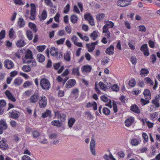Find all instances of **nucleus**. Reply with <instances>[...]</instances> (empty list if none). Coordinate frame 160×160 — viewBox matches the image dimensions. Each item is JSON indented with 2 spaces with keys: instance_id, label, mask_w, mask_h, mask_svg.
Returning <instances> with one entry per match:
<instances>
[{
  "instance_id": "32",
  "label": "nucleus",
  "mask_w": 160,
  "mask_h": 160,
  "mask_svg": "<svg viewBox=\"0 0 160 160\" xmlns=\"http://www.w3.org/2000/svg\"><path fill=\"white\" fill-rule=\"evenodd\" d=\"M0 126L4 129H6L7 128V126L6 123V121L4 120H1L0 121Z\"/></svg>"
},
{
  "instance_id": "26",
  "label": "nucleus",
  "mask_w": 160,
  "mask_h": 160,
  "mask_svg": "<svg viewBox=\"0 0 160 160\" xmlns=\"http://www.w3.org/2000/svg\"><path fill=\"white\" fill-rule=\"evenodd\" d=\"M26 35L28 39L31 40L32 39L33 36L32 32L30 30H28L26 31Z\"/></svg>"
},
{
  "instance_id": "18",
  "label": "nucleus",
  "mask_w": 160,
  "mask_h": 160,
  "mask_svg": "<svg viewBox=\"0 0 160 160\" xmlns=\"http://www.w3.org/2000/svg\"><path fill=\"white\" fill-rule=\"evenodd\" d=\"M82 69L83 72H91L92 68L90 66L88 65H86L83 66Z\"/></svg>"
},
{
  "instance_id": "50",
  "label": "nucleus",
  "mask_w": 160,
  "mask_h": 160,
  "mask_svg": "<svg viewBox=\"0 0 160 160\" xmlns=\"http://www.w3.org/2000/svg\"><path fill=\"white\" fill-rule=\"evenodd\" d=\"M70 8V5L67 4L65 6L63 12L65 13H67L69 11Z\"/></svg>"
},
{
  "instance_id": "25",
  "label": "nucleus",
  "mask_w": 160,
  "mask_h": 160,
  "mask_svg": "<svg viewBox=\"0 0 160 160\" xmlns=\"http://www.w3.org/2000/svg\"><path fill=\"white\" fill-rule=\"evenodd\" d=\"M18 24L20 27H23L25 25V22L24 19L22 18H20L19 19Z\"/></svg>"
},
{
  "instance_id": "51",
  "label": "nucleus",
  "mask_w": 160,
  "mask_h": 160,
  "mask_svg": "<svg viewBox=\"0 0 160 160\" xmlns=\"http://www.w3.org/2000/svg\"><path fill=\"white\" fill-rule=\"evenodd\" d=\"M100 98L101 100L103 102H106L109 101V99H108V98L105 95L101 96Z\"/></svg>"
},
{
  "instance_id": "35",
  "label": "nucleus",
  "mask_w": 160,
  "mask_h": 160,
  "mask_svg": "<svg viewBox=\"0 0 160 160\" xmlns=\"http://www.w3.org/2000/svg\"><path fill=\"white\" fill-rule=\"evenodd\" d=\"M70 19L71 22L72 23H75L77 21L78 17L75 15H72Z\"/></svg>"
},
{
  "instance_id": "28",
  "label": "nucleus",
  "mask_w": 160,
  "mask_h": 160,
  "mask_svg": "<svg viewBox=\"0 0 160 160\" xmlns=\"http://www.w3.org/2000/svg\"><path fill=\"white\" fill-rule=\"evenodd\" d=\"M66 115L63 113H61L58 115V118L61 120V122H64L66 120Z\"/></svg>"
},
{
  "instance_id": "38",
  "label": "nucleus",
  "mask_w": 160,
  "mask_h": 160,
  "mask_svg": "<svg viewBox=\"0 0 160 160\" xmlns=\"http://www.w3.org/2000/svg\"><path fill=\"white\" fill-rule=\"evenodd\" d=\"M31 68L29 66L24 65L22 68V70L25 72H29L31 71Z\"/></svg>"
},
{
  "instance_id": "59",
  "label": "nucleus",
  "mask_w": 160,
  "mask_h": 160,
  "mask_svg": "<svg viewBox=\"0 0 160 160\" xmlns=\"http://www.w3.org/2000/svg\"><path fill=\"white\" fill-rule=\"evenodd\" d=\"M32 134L33 137L35 138L38 137L39 135V132L36 131H33L32 132Z\"/></svg>"
},
{
  "instance_id": "7",
  "label": "nucleus",
  "mask_w": 160,
  "mask_h": 160,
  "mask_svg": "<svg viewBox=\"0 0 160 160\" xmlns=\"http://www.w3.org/2000/svg\"><path fill=\"white\" fill-rule=\"evenodd\" d=\"M140 50L141 51L143 52L144 56H149V53L148 50V44H144L141 46L140 48Z\"/></svg>"
},
{
  "instance_id": "54",
  "label": "nucleus",
  "mask_w": 160,
  "mask_h": 160,
  "mask_svg": "<svg viewBox=\"0 0 160 160\" xmlns=\"http://www.w3.org/2000/svg\"><path fill=\"white\" fill-rule=\"evenodd\" d=\"M84 17L86 20L88 21L91 18H92V17L89 13L85 14L84 16Z\"/></svg>"
},
{
  "instance_id": "52",
  "label": "nucleus",
  "mask_w": 160,
  "mask_h": 160,
  "mask_svg": "<svg viewBox=\"0 0 160 160\" xmlns=\"http://www.w3.org/2000/svg\"><path fill=\"white\" fill-rule=\"evenodd\" d=\"M144 80L146 81L147 83L150 84L151 85H152L153 83V82L149 78H144Z\"/></svg>"
},
{
  "instance_id": "13",
  "label": "nucleus",
  "mask_w": 160,
  "mask_h": 160,
  "mask_svg": "<svg viewBox=\"0 0 160 160\" xmlns=\"http://www.w3.org/2000/svg\"><path fill=\"white\" fill-rule=\"evenodd\" d=\"M106 53L108 55H113L114 52V47L113 45H111L107 48L106 50Z\"/></svg>"
},
{
  "instance_id": "2",
  "label": "nucleus",
  "mask_w": 160,
  "mask_h": 160,
  "mask_svg": "<svg viewBox=\"0 0 160 160\" xmlns=\"http://www.w3.org/2000/svg\"><path fill=\"white\" fill-rule=\"evenodd\" d=\"M50 53L52 56L56 57L57 59H60L62 57L61 52H58V49L54 47L51 48Z\"/></svg>"
},
{
  "instance_id": "31",
  "label": "nucleus",
  "mask_w": 160,
  "mask_h": 160,
  "mask_svg": "<svg viewBox=\"0 0 160 160\" xmlns=\"http://www.w3.org/2000/svg\"><path fill=\"white\" fill-rule=\"evenodd\" d=\"M70 52H67L66 54H64V59L67 62H69L71 60Z\"/></svg>"
},
{
  "instance_id": "46",
  "label": "nucleus",
  "mask_w": 160,
  "mask_h": 160,
  "mask_svg": "<svg viewBox=\"0 0 160 160\" xmlns=\"http://www.w3.org/2000/svg\"><path fill=\"white\" fill-rule=\"evenodd\" d=\"M86 46L88 48V52H92L95 49L94 47H92V48H90V47L91 46H90V44H89L86 43Z\"/></svg>"
},
{
  "instance_id": "3",
  "label": "nucleus",
  "mask_w": 160,
  "mask_h": 160,
  "mask_svg": "<svg viewBox=\"0 0 160 160\" xmlns=\"http://www.w3.org/2000/svg\"><path fill=\"white\" fill-rule=\"evenodd\" d=\"M47 103V99L45 96L42 95L39 98L38 104L41 108H44L46 107Z\"/></svg>"
},
{
  "instance_id": "34",
  "label": "nucleus",
  "mask_w": 160,
  "mask_h": 160,
  "mask_svg": "<svg viewBox=\"0 0 160 160\" xmlns=\"http://www.w3.org/2000/svg\"><path fill=\"white\" fill-rule=\"evenodd\" d=\"M47 12L46 10H43L41 14V17L40 18V20H45L47 18Z\"/></svg>"
},
{
  "instance_id": "12",
  "label": "nucleus",
  "mask_w": 160,
  "mask_h": 160,
  "mask_svg": "<svg viewBox=\"0 0 160 160\" xmlns=\"http://www.w3.org/2000/svg\"><path fill=\"white\" fill-rule=\"evenodd\" d=\"M134 118L132 117L129 118L125 121V125L127 127H129L133 122Z\"/></svg>"
},
{
  "instance_id": "58",
  "label": "nucleus",
  "mask_w": 160,
  "mask_h": 160,
  "mask_svg": "<svg viewBox=\"0 0 160 160\" xmlns=\"http://www.w3.org/2000/svg\"><path fill=\"white\" fill-rule=\"evenodd\" d=\"M142 136L143 137V138L145 141V142H144L145 143L146 142H147L148 141V137L147 135V134L145 132H143L142 134Z\"/></svg>"
},
{
  "instance_id": "53",
  "label": "nucleus",
  "mask_w": 160,
  "mask_h": 160,
  "mask_svg": "<svg viewBox=\"0 0 160 160\" xmlns=\"http://www.w3.org/2000/svg\"><path fill=\"white\" fill-rule=\"evenodd\" d=\"M65 38H61L60 39L56 41V43L58 45H60L63 44Z\"/></svg>"
},
{
  "instance_id": "45",
  "label": "nucleus",
  "mask_w": 160,
  "mask_h": 160,
  "mask_svg": "<svg viewBox=\"0 0 160 160\" xmlns=\"http://www.w3.org/2000/svg\"><path fill=\"white\" fill-rule=\"evenodd\" d=\"M129 84L131 87H134L136 84V81L135 79L133 78L130 80L129 81Z\"/></svg>"
},
{
  "instance_id": "56",
  "label": "nucleus",
  "mask_w": 160,
  "mask_h": 160,
  "mask_svg": "<svg viewBox=\"0 0 160 160\" xmlns=\"http://www.w3.org/2000/svg\"><path fill=\"white\" fill-rule=\"evenodd\" d=\"M139 141L136 139H132L131 141V143L133 145L136 146L138 144Z\"/></svg>"
},
{
  "instance_id": "48",
  "label": "nucleus",
  "mask_w": 160,
  "mask_h": 160,
  "mask_svg": "<svg viewBox=\"0 0 160 160\" xmlns=\"http://www.w3.org/2000/svg\"><path fill=\"white\" fill-rule=\"evenodd\" d=\"M72 73L74 74H76L78 76H79L80 73L79 72L78 67L77 68H73L72 70Z\"/></svg>"
},
{
  "instance_id": "23",
  "label": "nucleus",
  "mask_w": 160,
  "mask_h": 160,
  "mask_svg": "<svg viewBox=\"0 0 160 160\" xmlns=\"http://www.w3.org/2000/svg\"><path fill=\"white\" fill-rule=\"evenodd\" d=\"M22 80L19 78H16L14 80V83L16 85L20 86L22 82Z\"/></svg>"
},
{
  "instance_id": "37",
  "label": "nucleus",
  "mask_w": 160,
  "mask_h": 160,
  "mask_svg": "<svg viewBox=\"0 0 160 160\" xmlns=\"http://www.w3.org/2000/svg\"><path fill=\"white\" fill-rule=\"evenodd\" d=\"M102 112L105 115H108L110 114V111L108 108L104 107L103 109Z\"/></svg>"
},
{
  "instance_id": "62",
  "label": "nucleus",
  "mask_w": 160,
  "mask_h": 160,
  "mask_svg": "<svg viewBox=\"0 0 160 160\" xmlns=\"http://www.w3.org/2000/svg\"><path fill=\"white\" fill-rule=\"evenodd\" d=\"M139 31L142 32H145L146 31V28L144 25H141L139 26Z\"/></svg>"
},
{
  "instance_id": "61",
  "label": "nucleus",
  "mask_w": 160,
  "mask_h": 160,
  "mask_svg": "<svg viewBox=\"0 0 160 160\" xmlns=\"http://www.w3.org/2000/svg\"><path fill=\"white\" fill-rule=\"evenodd\" d=\"M6 105V101L3 100H0V107L3 108Z\"/></svg>"
},
{
  "instance_id": "8",
  "label": "nucleus",
  "mask_w": 160,
  "mask_h": 160,
  "mask_svg": "<svg viewBox=\"0 0 160 160\" xmlns=\"http://www.w3.org/2000/svg\"><path fill=\"white\" fill-rule=\"evenodd\" d=\"M4 66L8 69H11L14 67L13 62L11 60L7 59L4 62Z\"/></svg>"
},
{
  "instance_id": "57",
  "label": "nucleus",
  "mask_w": 160,
  "mask_h": 160,
  "mask_svg": "<svg viewBox=\"0 0 160 160\" xmlns=\"http://www.w3.org/2000/svg\"><path fill=\"white\" fill-rule=\"evenodd\" d=\"M151 59H152V62L153 63H154L156 60V56L155 54L152 55L150 57Z\"/></svg>"
},
{
  "instance_id": "47",
  "label": "nucleus",
  "mask_w": 160,
  "mask_h": 160,
  "mask_svg": "<svg viewBox=\"0 0 160 160\" xmlns=\"http://www.w3.org/2000/svg\"><path fill=\"white\" fill-rule=\"evenodd\" d=\"M99 84L101 89L104 90H105L106 89V84H104L103 82H100Z\"/></svg>"
},
{
  "instance_id": "29",
  "label": "nucleus",
  "mask_w": 160,
  "mask_h": 160,
  "mask_svg": "<svg viewBox=\"0 0 160 160\" xmlns=\"http://www.w3.org/2000/svg\"><path fill=\"white\" fill-rule=\"evenodd\" d=\"M98 32L94 31L90 34V36L91 37H92V39L93 40L95 41L96 40L98 36Z\"/></svg>"
},
{
  "instance_id": "6",
  "label": "nucleus",
  "mask_w": 160,
  "mask_h": 160,
  "mask_svg": "<svg viewBox=\"0 0 160 160\" xmlns=\"http://www.w3.org/2000/svg\"><path fill=\"white\" fill-rule=\"evenodd\" d=\"M9 117L15 119H17L19 117V112L15 109H13L8 113Z\"/></svg>"
},
{
  "instance_id": "11",
  "label": "nucleus",
  "mask_w": 160,
  "mask_h": 160,
  "mask_svg": "<svg viewBox=\"0 0 160 160\" xmlns=\"http://www.w3.org/2000/svg\"><path fill=\"white\" fill-rule=\"evenodd\" d=\"M5 94L9 100L14 102L16 101L15 98L13 96L12 94L9 90H7L5 92Z\"/></svg>"
},
{
  "instance_id": "24",
  "label": "nucleus",
  "mask_w": 160,
  "mask_h": 160,
  "mask_svg": "<svg viewBox=\"0 0 160 160\" xmlns=\"http://www.w3.org/2000/svg\"><path fill=\"white\" fill-rule=\"evenodd\" d=\"M25 42L23 40H20L17 41L16 45L18 47H22L25 45Z\"/></svg>"
},
{
  "instance_id": "1",
  "label": "nucleus",
  "mask_w": 160,
  "mask_h": 160,
  "mask_svg": "<svg viewBox=\"0 0 160 160\" xmlns=\"http://www.w3.org/2000/svg\"><path fill=\"white\" fill-rule=\"evenodd\" d=\"M40 84L42 88L44 90H48L51 88L50 82L48 79L44 78L41 79Z\"/></svg>"
},
{
  "instance_id": "27",
  "label": "nucleus",
  "mask_w": 160,
  "mask_h": 160,
  "mask_svg": "<svg viewBox=\"0 0 160 160\" xmlns=\"http://www.w3.org/2000/svg\"><path fill=\"white\" fill-rule=\"evenodd\" d=\"M149 72L148 70L144 68H142L140 71V75H141L142 76L144 75V76H145L148 74Z\"/></svg>"
},
{
  "instance_id": "14",
  "label": "nucleus",
  "mask_w": 160,
  "mask_h": 160,
  "mask_svg": "<svg viewBox=\"0 0 160 160\" xmlns=\"http://www.w3.org/2000/svg\"><path fill=\"white\" fill-rule=\"evenodd\" d=\"M25 58L26 59H32L33 58L32 53L30 50L28 49L25 54Z\"/></svg>"
},
{
  "instance_id": "17",
  "label": "nucleus",
  "mask_w": 160,
  "mask_h": 160,
  "mask_svg": "<svg viewBox=\"0 0 160 160\" xmlns=\"http://www.w3.org/2000/svg\"><path fill=\"white\" fill-rule=\"evenodd\" d=\"M8 145L3 140V138L1 141H0V148L4 150L8 148Z\"/></svg>"
},
{
  "instance_id": "64",
  "label": "nucleus",
  "mask_w": 160,
  "mask_h": 160,
  "mask_svg": "<svg viewBox=\"0 0 160 160\" xmlns=\"http://www.w3.org/2000/svg\"><path fill=\"white\" fill-rule=\"evenodd\" d=\"M22 160H32V159L29 156L27 155H24L22 157Z\"/></svg>"
},
{
  "instance_id": "21",
  "label": "nucleus",
  "mask_w": 160,
  "mask_h": 160,
  "mask_svg": "<svg viewBox=\"0 0 160 160\" xmlns=\"http://www.w3.org/2000/svg\"><path fill=\"white\" fill-rule=\"evenodd\" d=\"M52 125L57 127H60L62 124L61 121L59 120H53L51 122Z\"/></svg>"
},
{
  "instance_id": "42",
  "label": "nucleus",
  "mask_w": 160,
  "mask_h": 160,
  "mask_svg": "<svg viewBox=\"0 0 160 160\" xmlns=\"http://www.w3.org/2000/svg\"><path fill=\"white\" fill-rule=\"evenodd\" d=\"M32 82L29 81H27L23 84L24 88H27L32 85Z\"/></svg>"
},
{
  "instance_id": "40",
  "label": "nucleus",
  "mask_w": 160,
  "mask_h": 160,
  "mask_svg": "<svg viewBox=\"0 0 160 160\" xmlns=\"http://www.w3.org/2000/svg\"><path fill=\"white\" fill-rule=\"evenodd\" d=\"M112 107L114 112L115 113L117 112L118 111L117 105L115 101L114 100L112 101Z\"/></svg>"
},
{
  "instance_id": "41",
  "label": "nucleus",
  "mask_w": 160,
  "mask_h": 160,
  "mask_svg": "<svg viewBox=\"0 0 160 160\" xmlns=\"http://www.w3.org/2000/svg\"><path fill=\"white\" fill-rule=\"evenodd\" d=\"M113 91L118 92L119 90V88L117 84H115L111 87Z\"/></svg>"
},
{
  "instance_id": "4",
  "label": "nucleus",
  "mask_w": 160,
  "mask_h": 160,
  "mask_svg": "<svg viewBox=\"0 0 160 160\" xmlns=\"http://www.w3.org/2000/svg\"><path fill=\"white\" fill-rule=\"evenodd\" d=\"M30 6L31 9L30 11L31 16L30 18L32 20H34L35 19V16L36 14V7L35 4L33 3L30 4Z\"/></svg>"
},
{
  "instance_id": "10",
  "label": "nucleus",
  "mask_w": 160,
  "mask_h": 160,
  "mask_svg": "<svg viewBox=\"0 0 160 160\" xmlns=\"http://www.w3.org/2000/svg\"><path fill=\"white\" fill-rule=\"evenodd\" d=\"M39 97V95L38 94L35 92L31 97L30 101L31 103H35L37 102Z\"/></svg>"
},
{
  "instance_id": "5",
  "label": "nucleus",
  "mask_w": 160,
  "mask_h": 160,
  "mask_svg": "<svg viewBox=\"0 0 160 160\" xmlns=\"http://www.w3.org/2000/svg\"><path fill=\"white\" fill-rule=\"evenodd\" d=\"M132 0H119L117 5L121 7H125L129 5Z\"/></svg>"
},
{
  "instance_id": "30",
  "label": "nucleus",
  "mask_w": 160,
  "mask_h": 160,
  "mask_svg": "<svg viewBox=\"0 0 160 160\" xmlns=\"http://www.w3.org/2000/svg\"><path fill=\"white\" fill-rule=\"evenodd\" d=\"M75 121V119L73 118H70L68 121V125L69 128H71Z\"/></svg>"
},
{
  "instance_id": "33",
  "label": "nucleus",
  "mask_w": 160,
  "mask_h": 160,
  "mask_svg": "<svg viewBox=\"0 0 160 160\" xmlns=\"http://www.w3.org/2000/svg\"><path fill=\"white\" fill-rule=\"evenodd\" d=\"M114 25V23L112 22L111 21H107L106 23L104 26H106V27L108 28H113Z\"/></svg>"
},
{
  "instance_id": "39",
  "label": "nucleus",
  "mask_w": 160,
  "mask_h": 160,
  "mask_svg": "<svg viewBox=\"0 0 160 160\" xmlns=\"http://www.w3.org/2000/svg\"><path fill=\"white\" fill-rule=\"evenodd\" d=\"M45 48V45L39 46L37 47V49L39 52H42L44 51Z\"/></svg>"
},
{
  "instance_id": "60",
  "label": "nucleus",
  "mask_w": 160,
  "mask_h": 160,
  "mask_svg": "<svg viewBox=\"0 0 160 160\" xmlns=\"http://www.w3.org/2000/svg\"><path fill=\"white\" fill-rule=\"evenodd\" d=\"M60 66V62L55 63L54 64L53 67L55 70H58Z\"/></svg>"
},
{
  "instance_id": "19",
  "label": "nucleus",
  "mask_w": 160,
  "mask_h": 160,
  "mask_svg": "<svg viewBox=\"0 0 160 160\" xmlns=\"http://www.w3.org/2000/svg\"><path fill=\"white\" fill-rule=\"evenodd\" d=\"M51 116V112L49 110H47L45 112L43 113L42 114V117L43 118H45L48 116L50 117Z\"/></svg>"
},
{
  "instance_id": "55",
  "label": "nucleus",
  "mask_w": 160,
  "mask_h": 160,
  "mask_svg": "<svg viewBox=\"0 0 160 160\" xmlns=\"http://www.w3.org/2000/svg\"><path fill=\"white\" fill-rule=\"evenodd\" d=\"M95 140L93 139H92L91 140L90 143V148H95Z\"/></svg>"
},
{
  "instance_id": "22",
  "label": "nucleus",
  "mask_w": 160,
  "mask_h": 160,
  "mask_svg": "<svg viewBox=\"0 0 160 160\" xmlns=\"http://www.w3.org/2000/svg\"><path fill=\"white\" fill-rule=\"evenodd\" d=\"M28 26L31 29L33 30V32H36L37 31V28L36 25L31 22H30L28 23Z\"/></svg>"
},
{
  "instance_id": "49",
  "label": "nucleus",
  "mask_w": 160,
  "mask_h": 160,
  "mask_svg": "<svg viewBox=\"0 0 160 160\" xmlns=\"http://www.w3.org/2000/svg\"><path fill=\"white\" fill-rule=\"evenodd\" d=\"M15 33L13 28H11L9 31V36L10 38H13V36Z\"/></svg>"
},
{
  "instance_id": "20",
  "label": "nucleus",
  "mask_w": 160,
  "mask_h": 160,
  "mask_svg": "<svg viewBox=\"0 0 160 160\" xmlns=\"http://www.w3.org/2000/svg\"><path fill=\"white\" fill-rule=\"evenodd\" d=\"M37 59L39 62H42L45 61V58L42 54H38L37 55Z\"/></svg>"
},
{
  "instance_id": "43",
  "label": "nucleus",
  "mask_w": 160,
  "mask_h": 160,
  "mask_svg": "<svg viewBox=\"0 0 160 160\" xmlns=\"http://www.w3.org/2000/svg\"><path fill=\"white\" fill-rule=\"evenodd\" d=\"M141 102L142 105L144 106L148 103L149 102V101L148 99L145 100L142 98H141Z\"/></svg>"
},
{
  "instance_id": "15",
  "label": "nucleus",
  "mask_w": 160,
  "mask_h": 160,
  "mask_svg": "<svg viewBox=\"0 0 160 160\" xmlns=\"http://www.w3.org/2000/svg\"><path fill=\"white\" fill-rule=\"evenodd\" d=\"M130 110L134 112L139 114L140 113V110L139 108L136 105H134L131 106Z\"/></svg>"
},
{
  "instance_id": "9",
  "label": "nucleus",
  "mask_w": 160,
  "mask_h": 160,
  "mask_svg": "<svg viewBox=\"0 0 160 160\" xmlns=\"http://www.w3.org/2000/svg\"><path fill=\"white\" fill-rule=\"evenodd\" d=\"M76 83V81L74 79H70L66 83L65 87L68 88H70L74 87Z\"/></svg>"
},
{
  "instance_id": "16",
  "label": "nucleus",
  "mask_w": 160,
  "mask_h": 160,
  "mask_svg": "<svg viewBox=\"0 0 160 160\" xmlns=\"http://www.w3.org/2000/svg\"><path fill=\"white\" fill-rule=\"evenodd\" d=\"M143 93L145 97V99H149L151 98V93L148 89H145Z\"/></svg>"
},
{
  "instance_id": "63",
  "label": "nucleus",
  "mask_w": 160,
  "mask_h": 160,
  "mask_svg": "<svg viewBox=\"0 0 160 160\" xmlns=\"http://www.w3.org/2000/svg\"><path fill=\"white\" fill-rule=\"evenodd\" d=\"M92 106L93 108V109L95 110H96L97 109V103L95 102H91Z\"/></svg>"
},
{
  "instance_id": "36",
  "label": "nucleus",
  "mask_w": 160,
  "mask_h": 160,
  "mask_svg": "<svg viewBox=\"0 0 160 160\" xmlns=\"http://www.w3.org/2000/svg\"><path fill=\"white\" fill-rule=\"evenodd\" d=\"M105 17V14L102 13L98 14L97 15L96 18L98 21L102 20Z\"/></svg>"
},
{
  "instance_id": "44",
  "label": "nucleus",
  "mask_w": 160,
  "mask_h": 160,
  "mask_svg": "<svg viewBox=\"0 0 160 160\" xmlns=\"http://www.w3.org/2000/svg\"><path fill=\"white\" fill-rule=\"evenodd\" d=\"M6 32L5 30H2L0 32V40H1L5 37Z\"/></svg>"
}]
</instances>
